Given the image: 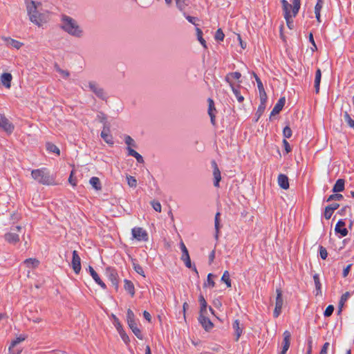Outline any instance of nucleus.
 Segmentation results:
<instances>
[{
  "mask_svg": "<svg viewBox=\"0 0 354 354\" xmlns=\"http://www.w3.org/2000/svg\"><path fill=\"white\" fill-rule=\"evenodd\" d=\"M60 21L61 29L70 36L77 39L82 38L84 36L85 32L83 28L75 19L63 15Z\"/></svg>",
  "mask_w": 354,
  "mask_h": 354,
  "instance_id": "1",
  "label": "nucleus"
},
{
  "mask_svg": "<svg viewBox=\"0 0 354 354\" xmlns=\"http://www.w3.org/2000/svg\"><path fill=\"white\" fill-rule=\"evenodd\" d=\"M41 3L33 1L26 3L27 12L31 22L39 27L43 26L48 21V17L46 13L40 12L39 8Z\"/></svg>",
  "mask_w": 354,
  "mask_h": 354,
  "instance_id": "2",
  "label": "nucleus"
},
{
  "mask_svg": "<svg viewBox=\"0 0 354 354\" xmlns=\"http://www.w3.org/2000/svg\"><path fill=\"white\" fill-rule=\"evenodd\" d=\"M32 178L43 185H52L53 178L45 168L34 169L31 172Z\"/></svg>",
  "mask_w": 354,
  "mask_h": 354,
  "instance_id": "3",
  "label": "nucleus"
},
{
  "mask_svg": "<svg viewBox=\"0 0 354 354\" xmlns=\"http://www.w3.org/2000/svg\"><path fill=\"white\" fill-rule=\"evenodd\" d=\"M21 227L19 225L16 226L15 228L10 230L4 234L5 241L10 244H16L20 240L19 234L17 232H20Z\"/></svg>",
  "mask_w": 354,
  "mask_h": 354,
  "instance_id": "4",
  "label": "nucleus"
},
{
  "mask_svg": "<svg viewBox=\"0 0 354 354\" xmlns=\"http://www.w3.org/2000/svg\"><path fill=\"white\" fill-rule=\"evenodd\" d=\"M292 15L288 16V14L283 15L287 26L290 29H293L294 28L293 18L297 15L300 8V0H292Z\"/></svg>",
  "mask_w": 354,
  "mask_h": 354,
  "instance_id": "5",
  "label": "nucleus"
},
{
  "mask_svg": "<svg viewBox=\"0 0 354 354\" xmlns=\"http://www.w3.org/2000/svg\"><path fill=\"white\" fill-rule=\"evenodd\" d=\"M131 234L133 239L138 241H147L148 240V233L142 227H133L131 230Z\"/></svg>",
  "mask_w": 354,
  "mask_h": 354,
  "instance_id": "6",
  "label": "nucleus"
},
{
  "mask_svg": "<svg viewBox=\"0 0 354 354\" xmlns=\"http://www.w3.org/2000/svg\"><path fill=\"white\" fill-rule=\"evenodd\" d=\"M277 297L275 302V308L274 310L273 315L274 317H278L281 313V309L283 304L282 298V291L281 289L277 288L276 290Z\"/></svg>",
  "mask_w": 354,
  "mask_h": 354,
  "instance_id": "7",
  "label": "nucleus"
},
{
  "mask_svg": "<svg viewBox=\"0 0 354 354\" xmlns=\"http://www.w3.org/2000/svg\"><path fill=\"white\" fill-rule=\"evenodd\" d=\"M86 87L89 88L92 92H93L98 97L101 99H105L106 94L104 90L99 86V85L93 81H90L86 85Z\"/></svg>",
  "mask_w": 354,
  "mask_h": 354,
  "instance_id": "8",
  "label": "nucleus"
},
{
  "mask_svg": "<svg viewBox=\"0 0 354 354\" xmlns=\"http://www.w3.org/2000/svg\"><path fill=\"white\" fill-rule=\"evenodd\" d=\"M27 338L26 335H20L19 337H16L14 340L12 341L10 346L8 348V354H20L21 352V349H15V347L19 343L22 342Z\"/></svg>",
  "mask_w": 354,
  "mask_h": 354,
  "instance_id": "9",
  "label": "nucleus"
},
{
  "mask_svg": "<svg viewBox=\"0 0 354 354\" xmlns=\"http://www.w3.org/2000/svg\"><path fill=\"white\" fill-rule=\"evenodd\" d=\"M1 39L5 42V44L7 47L12 48L17 50L20 49L24 45L22 42L9 37L2 36Z\"/></svg>",
  "mask_w": 354,
  "mask_h": 354,
  "instance_id": "10",
  "label": "nucleus"
},
{
  "mask_svg": "<svg viewBox=\"0 0 354 354\" xmlns=\"http://www.w3.org/2000/svg\"><path fill=\"white\" fill-rule=\"evenodd\" d=\"M0 127L9 134L14 130V125L3 115L0 116Z\"/></svg>",
  "mask_w": 354,
  "mask_h": 354,
  "instance_id": "11",
  "label": "nucleus"
},
{
  "mask_svg": "<svg viewBox=\"0 0 354 354\" xmlns=\"http://www.w3.org/2000/svg\"><path fill=\"white\" fill-rule=\"evenodd\" d=\"M282 350L279 354H286L290 345L291 333L288 330L283 333Z\"/></svg>",
  "mask_w": 354,
  "mask_h": 354,
  "instance_id": "12",
  "label": "nucleus"
},
{
  "mask_svg": "<svg viewBox=\"0 0 354 354\" xmlns=\"http://www.w3.org/2000/svg\"><path fill=\"white\" fill-rule=\"evenodd\" d=\"M73 270L76 274H78L81 270V259L76 250L73 252V259L71 262Z\"/></svg>",
  "mask_w": 354,
  "mask_h": 354,
  "instance_id": "13",
  "label": "nucleus"
},
{
  "mask_svg": "<svg viewBox=\"0 0 354 354\" xmlns=\"http://www.w3.org/2000/svg\"><path fill=\"white\" fill-rule=\"evenodd\" d=\"M241 77V74L239 72L229 73L226 75L225 80L229 84L230 86H234V80L241 82L239 80Z\"/></svg>",
  "mask_w": 354,
  "mask_h": 354,
  "instance_id": "14",
  "label": "nucleus"
},
{
  "mask_svg": "<svg viewBox=\"0 0 354 354\" xmlns=\"http://www.w3.org/2000/svg\"><path fill=\"white\" fill-rule=\"evenodd\" d=\"M212 167H213V176H214V185L216 187H219V182L221 180V171L216 165V163L214 161L212 162Z\"/></svg>",
  "mask_w": 354,
  "mask_h": 354,
  "instance_id": "15",
  "label": "nucleus"
},
{
  "mask_svg": "<svg viewBox=\"0 0 354 354\" xmlns=\"http://www.w3.org/2000/svg\"><path fill=\"white\" fill-rule=\"evenodd\" d=\"M207 314H202L199 315L198 320L203 327L206 330H209L212 328L213 324L209 320V319L207 317Z\"/></svg>",
  "mask_w": 354,
  "mask_h": 354,
  "instance_id": "16",
  "label": "nucleus"
},
{
  "mask_svg": "<svg viewBox=\"0 0 354 354\" xmlns=\"http://www.w3.org/2000/svg\"><path fill=\"white\" fill-rule=\"evenodd\" d=\"M100 135L104 142H106L108 145H113V137L110 133L109 127L104 126Z\"/></svg>",
  "mask_w": 354,
  "mask_h": 354,
  "instance_id": "17",
  "label": "nucleus"
},
{
  "mask_svg": "<svg viewBox=\"0 0 354 354\" xmlns=\"http://www.w3.org/2000/svg\"><path fill=\"white\" fill-rule=\"evenodd\" d=\"M12 76L9 73H3L0 77L1 84L6 88H10L11 87V81Z\"/></svg>",
  "mask_w": 354,
  "mask_h": 354,
  "instance_id": "18",
  "label": "nucleus"
},
{
  "mask_svg": "<svg viewBox=\"0 0 354 354\" xmlns=\"http://www.w3.org/2000/svg\"><path fill=\"white\" fill-rule=\"evenodd\" d=\"M336 233L339 234L342 236H345L348 234V230L345 227V222L342 220H339L335 227Z\"/></svg>",
  "mask_w": 354,
  "mask_h": 354,
  "instance_id": "19",
  "label": "nucleus"
},
{
  "mask_svg": "<svg viewBox=\"0 0 354 354\" xmlns=\"http://www.w3.org/2000/svg\"><path fill=\"white\" fill-rule=\"evenodd\" d=\"M232 328L234 330V333L236 336L235 340L237 342L242 335L243 326H241L239 320L236 319L232 324Z\"/></svg>",
  "mask_w": 354,
  "mask_h": 354,
  "instance_id": "20",
  "label": "nucleus"
},
{
  "mask_svg": "<svg viewBox=\"0 0 354 354\" xmlns=\"http://www.w3.org/2000/svg\"><path fill=\"white\" fill-rule=\"evenodd\" d=\"M88 271L90 272V274L91 275L92 278L94 279V281L100 286L103 289L106 288L105 283L100 279L97 272L94 270V269L91 267H88Z\"/></svg>",
  "mask_w": 354,
  "mask_h": 354,
  "instance_id": "21",
  "label": "nucleus"
},
{
  "mask_svg": "<svg viewBox=\"0 0 354 354\" xmlns=\"http://www.w3.org/2000/svg\"><path fill=\"white\" fill-rule=\"evenodd\" d=\"M209 107H208V114L211 119V123L214 125L215 124V114L216 109L214 107V101L212 99L208 100Z\"/></svg>",
  "mask_w": 354,
  "mask_h": 354,
  "instance_id": "22",
  "label": "nucleus"
},
{
  "mask_svg": "<svg viewBox=\"0 0 354 354\" xmlns=\"http://www.w3.org/2000/svg\"><path fill=\"white\" fill-rule=\"evenodd\" d=\"M278 184L283 189H288L289 181L288 177L284 174H279L278 176Z\"/></svg>",
  "mask_w": 354,
  "mask_h": 354,
  "instance_id": "23",
  "label": "nucleus"
},
{
  "mask_svg": "<svg viewBox=\"0 0 354 354\" xmlns=\"http://www.w3.org/2000/svg\"><path fill=\"white\" fill-rule=\"evenodd\" d=\"M285 102H286V99L284 97H281L277 103L275 104V106H274L272 112H271V114L272 115H275V114H277L279 113L281 109H283L284 104H285Z\"/></svg>",
  "mask_w": 354,
  "mask_h": 354,
  "instance_id": "24",
  "label": "nucleus"
},
{
  "mask_svg": "<svg viewBox=\"0 0 354 354\" xmlns=\"http://www.w3.org/2000/svg\"><path fill=\"white\" fill-rule=\"evenodd\" d=\"M281 4L283 7V10L284 15H287L288 16L292 15V8L293 5L290 4L286 0H281Z\"/></svg>",
  "mask_w": 354,
  "mask_h": 354,
  "instance_id": "25",
  "label": "nucleus"
},
{
  "mask_svg": "<svg viewBox=\"0 0 354 354\" xmlns=\"http://www.w3.org/2000/svg\"><path fill=\"white\" fill-rule=\"evenodd\" d=\"M124 290L127 291L131 295V297L134 296L135 288L133 283L128 279H124Z\"/></svg>",
  "mask_w": 354,
  "mask_h": 354,
  "instance_id": "26",
  "label": "nucleus"
},
{
  "mask_svg": "<svg viewBox=\"0 0 354 354\" xmlns=\"http://www.w3.org/2000/svg\"><path fill=\"white\" fill-rule=\"evenodd\" d=\"M129 328L131 329L133 334L140 339H143V336L142 335L141 330L138 327L137 324L135 322L131 323L128 324Z\"/></svg>",
  "mask_w": 354,
  "mask_h": 354,
  "instance_id": "27",
  "label": "nucleus"
},
{
  "mask_svg": "<svg viewBox=\"0 0 354 354\" xmlns=\"http://www.w3.org/2000/svg\"><path fill=\"white\" fill-rule=\"evenodd\" d=\"M199 303H200V315L202 314H207V304L203 295H200L199 297Z\"/></svg>",
  "mask_w": 354,
  "mask_h": 354,
  "instance_id": "28",
  "label": "nucleus"
},
{
  "mask_svg": "<svg viewBox=\"0 0 354 354\" xmlns=\"http://www.w3.org/2000/svg\"><path fill=\"white\" fill-rule=\"evenodd\" d=\"M24 263L29 268H35L39 266V261L37 259L30 258L26 259Z\"/></svg>",
  "mask_w": 354,
  "mask_h": 354,
  "instance_id": "29",
  "label": "nucleus"
},
{
  "mask_svg": "<svg viewBox=\"0 0 354 354\" xmlns=\"http://www.w3.org/2000/svg\"><path fill=\"white\" fill-rule=\"evenodd\" d=\"M344 189V180L338 179L333 186V191L335 193L342 192Z\"/></svg>",
  "mask_w": 354,
  "mask_h": 354,
  "instance_id": "30",
  "label": "nucleus"
},
{
  "mask_svg": "<svg viewBox=\"0 0 354 354\" xmlns=\"http://www.w3.org/2000/svg\"><path fill=\"white\" fill-rule=\"evenodd\" d=\"M350 297V293L348 292L343 294L340 298L339 306H338V313H341L345 302Z\"/></svg>",
  "mask_w": 354,
  "mask_h": 354,
  "instance_id": "31",
  "label": "nucleus"
},
{
  "mask_svg": "<svg viewBox=\"0 0 354 354\" xmlns=\"http://www.w3.org/2000/svg\"><path fill=\"white\" fill-rule=\"evenodd\" d=\"M322 72L319 68H317L315 73V88L316 93H319V85L321 82Z\"/></svg>",
  "mask_w": 354,
  "mask_h": 354,
  "instance_id": "32",
  "label": "nucleus"
},
{
  "mask_svg": "<svg viewBox=\"0 0 354 354\" xmlns=\"http://www.w3.org/2000/svg\"><path fill=\"white\" fill-rule=\"evenodd\" d=\"M220 216H221L220 212H217L215 215V218H214V227H215V230H216L215 237L216 239L218 237L219 230L221 229Z\"/></svg>",
  "mask_w": 354,
  "mask_h": 354,
  "instance_id": "33",
  "label": "nucleus"
},
{
  "mask_svg": "<svg viewBox=\"0 0 354 354\" xmlns=\"http://www.w3.org/2000/svg\"><path fill=\"white\" fill-rule=\"evenodd\" d=\"M109 278L111 280L112 284L115 286L116 288L118 287V274L113 270H110V273L109 275Z\"/></svg>",
  "mask_w": 354,
  "mask_h": 354,
  "instance_id": "34",
  "label": "nucleus"
},
{
  "mask_svg": "<svg viewBox=\"0 0 354 354\" xmlns=\"http://www.w3.org/2000/svg\"><path fill=\"white\" fill-rule=\"evenodd\" d=\"M89 183H90L91 185L95 190L99 191V190L101 189L102 187H101L100 181V179L97 177H92L90 179Z\"/></svg>",
  "mask_w": 354,
  "mask_h": 354,
  "instance_id": "35",
  "label": "nucleus"
},
{
  "mask_svg": "<svg viewBox=\"0 0 354 354\" xmlns=\"http://www.w3.org/2000/svg\"><path fill=\"white\" fill-rule=\"evenodd\" d=\"M221 280L226 284L227 288H230L232 286L230 275L228 271L226 270L223 272Z\"/></svg>",
  "mask_w": 354,
  "mask_h": 354,
  "instance_id": "36",
  "label": "nucleus"
},
{
  "mask_svg": "<svg viewBox=\"0 0 354 354\" xmlns=\"http://www.w3.org/2000/svg\"><path fill=\"white\" fill-rule=\"evenodd\" d=\"M177 8L180 11H184L189 3V0H175Z\"/></svg>",
  "mask_w": 354,
  "mask_h": 354,
  "instance_id": "37",
  "label": "nucleus"
},
{
  "mask_svg": "<svg viewBox=\"0 0 354 354\" xmlns=\"http://www.w3.org/2000/svg\"><path fill=\"white\" fill-rule=\"evenodd\" d=\"M46 147L48 151L50 153H56L57 155H59L60 151L59 148L51 142H47L46 145Z\"/></svg>",
  "mask_w": 354,
  "mask_h": 354,
  "instance_id": "38",
  "label": "nucleus"
},
{
  "mask_svg": "<svg viewBox=\"0 0 354 354\" xmlns=\"http://www.w3.org/2000/svg\"><path fill=\"white\" fill-rule=\"evenodd\" d=\"M233 93L236 96L237 101L240 103L243 102L244 100V97L240 93V91L237 87L230 86Z\"/></svg>",
  "mask_w": 354,
  "mask_h": 354,
  "instance_id": "39",
  "label": "nucleus"
},
{
  "mask_svg": "<svg viewBox=\"0 0 354 354\" xmlns=\"http://www.w3.org/2000/svg\"><path fill=\"white\" fill-rule=\"evenodd\" d=\"M214 275L212 273L208 274L207 277V281L204 283V287L214 288L215 286V282L212 279Z\"/></svg>",
  "mask_w": 354,
  "mask_h": 354,
  "instance_id": "40",
  "label": "nucleus"
},
{
  "mask_svg": "<svg viewBox=\"0 0 354 354\" xmlns=\"http://www.w3.org/2000/svg\"><path fill=\"white\" fill-rule=\"evenodd\" d=\"M181 260L185 263L186 267H187L188 268H192V265L189 252L185 253V254H182Z\"/></svg>",
  "mask_w": 354,
  "mask_h": 354,
  "instance_id": "41",
  "label": "nucleus"
},
{
  "mask_svg": "<svg viewBox=\"0 0 354 354\" xmlns=\"http://www.w3.org/2000/svg\"><path fill=\"white\" fill-rule=\"evenodd\" d=\"M196 35H197V39L199 41V42L201 43V44L205 48H207V45H206V41L203 38V32L202 30L197 28H196Z\"/></svg>",
  "mask_w": 354,
  "mask_h": 354,
  "instance_id": "42",
  "label": "nucleus"
},
{
  "mask_svg": "<svg viewBox=\"0 0 354 354\" xmlns=\"http://www.w3.org/2000/svg\"><path fill=\"white\" fill-rule=\"evenodd\" d=\"M127 184L131 187H136L137 186V180L131 176L127 175L126 176Z\"/></svg>",
  "mask_w": 354,
  "mask_h": 354,
  "instance_id": "43",
  "label": "nucleus"
},
{
  "mask_svg": "<svg viewBox=\"0 0 354 354\" xmlns=\"http://www.w3.org/2000/svg\"><path fill=\"white\" fill-rule=\"evenodd\" d=\"M124 142L127 145V147H136V145L134 140L129 136L124 137Z\"/></svg>",
  "mask_w": 354,
  "mask_h": 354,
  "instance_id": "44",
  "label": "nucleus"
},
{
  "mask_svg": "<svg viewBox=\"0 0 354 354\" xmlns=\"http://www.w3.org/2000/svg\"><path fill=\"white\" fill-rule=\"evenodd\" d=\"M127 321L128 324L135 322L134 314L131 309H128L127 313Z\"/></svg>",
  "mask_w": 354,
  "mask_h": 354,
  "instance_id": "45",
  "label": "nucleus"
},
{
  "mask_svg": "<svg viewBox=\"0 0 354 354\" xmlns=\"http://www.w3.org/2000/svg\"><path fill=\"white\" fill-rule=\"evenodd\" d=\"M151 205L153 207V209L157 212H160L161 210H162V206H161V204L160 203V202L157 201H152L151 202Z\"/></svg>",
  "mask_w": 354,
  "mask_h": 354,
  "instance_id": "46",
  "label": "nucleus"
},
{
  "mask_svg": "<svg viewBox=\"0 0 354 354\" xmlns=\"http://www.w3.org/2000/svg\"><path fill=\"white\" fill-rule=\"evenodd\" d=\"M265 109H266V104L261 103L258 107V109H257V111L256 113V115L257 116V120H256L257 121L259 120L260 116L262 115V113L265 111Z\"/></svg>",
  "mask_w": 354,
  "mask_h": 354,
  "instance_id": "47",
  "label": "nucleus"
},
{
  "mask_svg": "<svg viewBox=\"0 0 354 354\" xmlns=\"http://www.w3.org/2000/svg\"><path fill=\"white\" fill-rule=\"evenodd\" d=\"M313 279L317 291H320L322 285L319 279V275L317 274H314Z\"/></svg>",
  "mask_w": 354,
  "mask_h": 354,
  "instance_id": "48",
  "label": "nucleus"
},
{
  "mask_svg": "<svg viewBox=\"0 0 354 354\" xmlns=\"http://www.w3.org/2000/svg\"><path fill=\"white\" fill-rule=\"evenodd\" d=\"M118 333L120 334L122 339L123 340V342L125 343V344H129V342H130V339H129V336L127 335V333L124 332V330H122L118 332Z\"/></svg>",
  "mask_w": 354,
  "mask_h": 354,
  "instance_id": "49",
  "label": "nucleus"
},
{
  "mask_svg": "<svg viewBox=\"0 0 354 354\" xmlns=\"http://www.w3.org/2000/svg\"><path fill=\"white\" fill-rule=\"evenodd\" d=\"M133 268H134V270L139 274L142 275V277H145V272L142 269V268L137 264V263H133Z\"/></svg>",
  "mask_w": 354,
  "mask_h": 354,
  "instance_id": "50",
  "label": "nucleus"
},
{
  "mask_svg": "<svg viewBox=\"0 0 354 354\" xmlns=\"http://www.w3.org/2000/svg\"><path fill=\"white\" fill-rule=\"evenodd\" d=\"M343 198V196L340 194H332L330 195L328 199H327V201H340Z\"/></svg>",
  "mask_w": 354,
  "mask_h": 354,
  "instance_id": "51",
  "label": "nucleus"
},
{
  "mask_svg": "<svg viewBox=\"0 0 354 354\" xmlns=\"http://www.w3.org/2000/svg\"><path fill=\"white\" fill-rule=\"evenodd\" d=\"M224 33L223 32L221 29H218L216 35H215V39L218 41H223L224 39Z\"/></svg>",
  "mask_w": 354,
  "mask_h": 354,
  "instance_id": "52",
  "label": "nucleus"
},
{
  "mask_svg": "<svg viewBox=\"0 0 354 354\" xmlns=\"http://www.w3.org/2000/svg\"><path fill=\"white\" fill-rule=\"evenodd\" d=\"M344 118L348 124L351 127L354 128V120L350 117V115L347 113H345Z\"/></svg>",
  "mask_w": 354,
  "mask_h": 354,
  "instance_id": "53",
  "label": "nucleus"
},
{
  "mask_svg": "<svg viewBox=\"0 0 354 354\" xmlns=\"http://www.w3.org/2000/svg\"><path fill=\"white\" fill-rule=\"evenodd\" d=\"M283 134L286 138H289L292 136V130L290 129V128L289 127H286L283 129Z\"/></svg>",
  "mask_w": 354,
  "mask_h": 354,
  "instance_id": "54",
  "label": "nucleus"
},
{
  "mask_svg": "<svg viewBox=\"0 0 354 354\" xmlns=\"http://www.w3.org/2000/svg\"><path fill=\"white\" fill-rule=\"evenodd\" d=\"M254 78H255V80L257 81L259 91L265 90L264 88H263V83L261 82V81L259 79V77L255 73H254Z\"/></svg>",
  "mask_w": 354,
  "mask_h": 354,
  "instance_id": "55",
  "label": "nucleus"
},
{
  "mask_svg": "<svg viewBox=\"0 0 354 354\" xmlns=\"http://www.w3.org/2000/svg\"><path fill=\"white\" fill-rule=\"evenodd\" d=\"M334 310V307L332 305H329L326 309L324 311V316L325 317H329L332 315L333 312Z\"/></svg>",
  "mask_w": 354,
  "mask_h": 354,
  "instance_id": "56",
  "label": "nucleus"
},
{
  "mask_svg": "<svg viewBox=\"0 0 354 354\" xmlns=\"http://www.w3.org/2000/svg\"><path fill=\"white\" fill-rule=\"evenodd\" d=\"M259 92L261 103L266 104V100H267V95H266L265 90H263V91H261Z\"/></svg>",
  "mask_w": 354,
  "mask_h": 354,
  "instance_id": "57",
  "label": "nucleus"
},
{
  "mask_svg": "<svg viewBox=\"0 0 354 354\" xmlns=\"http://www.w3.org/2000/svg\"><path fill=\"white\" fill-rule=\"evenodd\" d=\"M57 71L63 78L67 79L69 77L68 71L62 70L61 68H57Z\"/></svg>",
  "mask_w": 354,
  "mask_h": 354,
  "instance_id": "58",
  "label": "nucleus"
},
{
  "mask_svg": "<svg viewBox=\"0 0 354 354\" xmlns=\"http://www.w3.org/2000/svg\"><path fill=\"white\" fill-rule=\"evenodd\" d=\"M333 214V212L329 209V207H326L325 211H324L325 218L327 220L330 219L331 218Z\"/></svg>",
  "mask_w": 354,
  "mask_h": 354,
  "instance_id": "59",
  "label": "nucleus"
},
{
  "mask_svg": "<svg viewBox=\"0 0 354 354\" xmlns=\"http://www.w3.org/2000/svg\"><path fill=\"white\" fill-rule=\"evenodd\" d=\"M113 325L115 326L118 332L123 330L122 326L118 318H115V322H113Z\"/></svg>",
  "mask_w": 354,
  "mask_h": 354,
  "instance_id": "60",
  "label": "nucleus"
},
{
  "mask_svg": "<svg viewBox=\"0 0 354 354\" xmlns=\"http://www.w3.org/2000/svg\"><path fill=\"white\" fill-rule=\"evenodd\" d=\"M319 253H320V257L322 259H326L328 253H327L326 250L324 248H323L322 246H321L319 248Z\"/></svg>",
  "mask_w": 354,
  "mask_h": 354,
  "instance_id": "61",
  "label": "nucleus"
},
{
  "mask_svg": "<svg viewBox=\"0 0 354 354\" xmlns=\"http://www.w3.org/2000/svg\"><path fill=\"white\" fill-rule=\"evenodd\" d=\"M330 344L328 342H326L319 353V354H328V349L329 348Z\"/></svg>",
  "mask_w": 354,
  "mask_h": 354,
  "instance_id": "62",
  "label": "nucleus"
},
{
  "mask_svg": "<svg viewBox=\"0 0 354 354\" xmlns=\"http://www.w3.org/2000/svg\"><path fill=\"white\" fill-rule=\"evenodd\" d=\"M323 6V1L322 0H318L317 2V4L315 7V11L321 12V9Z\"/></svg>",
  "mask_w": 354,
  "mask_h": 354,
  "instance_id": "63",
  "label": "nucleus"
},
{
  "mask_svg": "<svg viewBox=\"0 0 354 354\" xmlns=\"http://www.w3.org/2000/svg\"><path fill=\"white\" fill-rule=\"evenodd\" d=\"M283 145L284 146L286 153H289L291 151V148H290L289 143L288 142V141L286 139H284L283 140Z\"/></svg>",
  "mask_w": 354,
  "mask_h": 354,
  "instance_id": "64",
  "label": "nucleus"
}]
</instances>
